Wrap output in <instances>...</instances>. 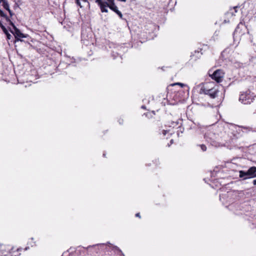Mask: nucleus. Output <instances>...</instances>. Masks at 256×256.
<instances>
[{"label": "nucleus", "mask_w": 256, "mask_h": 256, "mask_svg": "<svg viewBox=\"0 0 256 256\" xmlns=\"http://www.w3.org/2000/svg\"><path fill=\"white\" fill-rule=\"evenodd\" d=\"M219 90L216 87H213L211 88H208L205 86H202L200 88V94H205L209 96L210 98H214L218 96Z\"/></svg>", "instance_id": "f257e3e1"}, {"label": "nucleus", "mask_w": 256, "mask_h": 256, "mask_svg": "<svg viewBox=\"0 0 256 256\" xmlns=\"http://www.w3.org/2000/svg\"><path fill=\"white\" fill-rule=\"evenodd\" d=\"M14 248H12L9 246H0V251L2 254L4 256H6L8 253L10 254V256H18L20 255L18 252L21 251L22 248H18L16 252L14 251Z\"/></svg>", "instance_id": "f03ea898"}, {"label": "nucleus", "mask_w": 256, "mask_h": 256, "mask_svg": "<svg viewBox=\"0 0 256 256\" xmlns=\"http://www.w3.org/2000/svg\"><path fill=\"white\" fill-rule=\"evenodd\" d=\"M240 177L244 180L256 177V167H251L246 172L240 171Z\"/></svg>", "instance_id": "7ed1b4c3"}, {"label": "nucleus", "mask_w": 256, "mask_h": 256, "mask_svg": "<svg viewBox=\"0 0 256 256\" xmlns=\"http://www.w3.org/2000/svg\"><path fill=\"white\" fill-rule=\"evenodd\" d=\"M209 75L212 80H214L217 82H220L223 80L224 72L221 70H217L212 74L209 73Z\"/></svg>", "instance_id": "20e7f679"}, {"label": "nucleus", "mask_w": 256, "mask_h": 256, "mask_svg": "<svg viewBox=\"0 0 256 256\" xmlns=\"http://www.w3.org/2000/svg\"><path fill=\"white\" fill-rule=\"evenodd\" d=\"M239 100L244 104H250L252 101V98L248 92L242 94L240 96Z\"/></svg>", "instance_id": "39448f33"}, {"label": "nucleus", "mask_w": 256, "mask_h": 256, "mask_svg": "<svg viewBox=\"0 0 256 256\" xmlns=\"http://www.w3.org/2000/svg\"><path fill=\"white\" fill-rule=\"evenodd\" d=\"M12 26H13V27H14V32H11L13 34L14 36V37L16 38V41H18V40H21L19 38H26V36L24 34H22V32H21L20 30H18V28H17L13 24H12Z\"/></svg>", "instance_id": "423d86ee"}, {"label": "nucleus", "mask_w": 256, "mask_h": 256, "mask_svg": "<svg viewBox=\"0 0 256 256\" xmlns=\"http://www.w3.org/2000/svg\"><path fill=\"white\" fill-rule=\"evenodd\" d=\"M108 8L115 12L120 18H122V12L118 10V7L115 4L114 0L111 2H110L108 3Z\"/></svg>", "instance_id": "0eeeda50"}, {"label": "nucleus", "mask_w": 256, "mask_h": 256, "mask_svg": "<svg viewBox=\"0 0 256 256\" xmlns=\"http://www.w3.org/2000/svg\"><path fill=\"white\" fill-rule=\"evenodd\" d=\"M92 33L90 32L88 34L86 32V30H82V31L81 37L82 40H88L90 38H92Z\"/></svg>", "instance_id": "6e6552de"}, {"label": "nucleus", "mask_w": 256, "mask_h": 256, "mask_svg": "<svg viewBox=\"0 0 256 256\" xmlns=\"http://www.w3.org/2000/svg\"><path fill=\"white\" fill-rule=\"evenodd\" d=\"M205 138H206V140L208 142H210L212 146H215V147H220V146H222V144H221L220 143L216 142L215 140H209L208 139V137L207 136H206Z\"/></svg>", "instance_id": "1a4fd4ad"}, {"label": "nucleus", "mask_w": 256, "mask_h": 256, "mask_svg": "<svg viewBox=\"0 0 256 256\" xmlns=\"http://www.w3.org/2000/svg\"><path fill=\"white\" fill-rule=\"evenodd\" d=\"M2 6L4 8H5L6 10H7L8 12L10 13V14L12 16V10H10V6H9V4L7 2L6 0H3L2 1Z\"/></svg>", "instance_id": "9d476101"}, {"label": "nucleus", "mask_w": 256, "mask_h": 256, "mask_svg": "<svg viewBox=\"0 0 256 256\" xmlns=\"http://www.w3.org/2000/svg\"><path fill=\"white\" fill-rule=\"evenodd\" d=\"M100 7L102 12H108L107 7H108V3L105 2L104 4H102V5L100 6Z\"/></svg>", "instance_id": "9b49d317"}, {"label": "nucleus", "mask_w": 256, "mask_h": 256, "mask_svg": "<svg viewBox=\"0 0 256 256\" xmlns=\"http://www.w3.org/2000/svg\"><path fill=\"white\" fill-rule=\"evenodd\" d=\"M87 0H76V4L80 8H82L88 3Z\"/></svg>", "instance_id": "f8f14e48"}, {"label": "nucleus", "mask_w": 256, "mask_h": 256, "mask_svg": "<svg viewBox=\"0 0 256 256\" xmlns=\"http://www.w3.org/2000/svg\"><path fill=\"white\" fill-rule=\"evenodd\" d=\"M112 250L114 251V252L117 254L120 253L122 256H124V254L122 252V250L116 246H113Z\"/></svg>", "instance_id": "ddd939ff"}, {"label": "nucleus", "mask_w": 256, "mask_h": 256, "mask_svg": "<svg viewBox=\"0 0 256 256\" xmlns=\"http://www.w3.org/2000/svg\"><path fill=\"white\" fill-rule=\"evenodd\" d=\"M0 26L2 28L3 32L4 34H6L8 30L2 24V22L0 21Z\"/></svg>", "instance_id": "4468645a"}, {"label": "nucleus", "mask_w": 256, "mask_h": 256, "mask_svg": "<svg viewBox=\"0 0 256 256\" xmlns=\"http://www.w3.org/2000/svg\"><path fill=\"white\" fill-rule=\"evenodd\" d=\"M96 2L98 4L99 6L104 4L105 2H103L102 0H96Z\"/></svg>", "instance_id": "2eb2a0df"}, {"label": "nucleus", "mask_w": 256, "mask_h": 256, "mask_svg": "<svg viewBox=\"0 0 256 256\" xmlns=\"http://www.w3.org/2000/svg\"><path fill=\"white\" fill-rule=\"evenodd\" d=\"M200 146L201 148V149L203 152H205L206 150V146L204 144H201L200 145Z\"/></svg>", "instance_id": "dca6fc26"}, {"label": "nucleus", "mask_w": 256, "mask_h": 256, "mask_svg": "<svg viewBox=\"0 0 256 256\" xmlns=\"http://www.w3.org/2000/svg\"><path fill=\"white\" fill-rule=\"evenodd\" d=\"M6 36L7 39L10 40L12 36L8 33V31H7L6 34H5Z\"/></svg>", "instance_id": "f3484780"}, {"label": "nucleus", "mask_w": 256, "mask_h": 256, "mask_svg": "<svg viewBox=\"0 0 256 256\" xmlns=\"http://www.w3.org/2000/svg\"><path fill=\"white\" fill-rule=\"evenodd\" d=\"M175 85L176 84H177V85H180V86L181 87H183L184 86H185L186 85L184 84H182V83H180V82H178V83H176L174 84Z\"/></svg>", "instance_id": "a211bd4d"}, {"label": "nucleus", "mask_w": 256, "mask_h": 256, "mask_svg": "<svg viewBox=\"0 0 256 256\" xmlns=\"http://www.w3.org/2000/svg\"><path fill=\"white\" fill-rule=\"evenodd\" d=\"M178 122H172V126L174 127L175 126H176L177 125H178Z\"/></svg>", "instance_id": "6ab92c4d"}, {"label": "nucleus", "mask_w": 256, "mask_h": 256, "mask_svg": "<svg viewBox=\"0 0 256 256\" xmlns=\"http://www.w3.org/2000/svg\"><path fill=\"white\" fill-rule=\"evenodd\" d=\"M136 217L140 218V213H137V214H136Z\"/></svg>", "instance_id": "aec40b11"}, {"label": "nucleus", "mask_w": 256, "mask_h": 256, "mask_svg": "<svg viewBox=\"0 0 256 256\" xmlns=\"http://www.w3.org/2000/svg\"><path fill=\"white\" fill-rule=\"evenodd\" d=\"M253 184L254 185H256V180H253Z\"/></svg>", "instance_id": "412c9836"}, {"label": "nucleus", "mask_w": 256, "mask_h": 256, "mask_svg": "<svg viewBox=\"0 0 256 256\" xmlns=\"http://www.w3.org/2000/svg\"><path fill=\"white\" fill-rule=\"evenodd\" d=\"M238 8V6H235L234 8V9L235 10V12H236L237 10H236V8Z\"/></svg>", "instance_id": "4be33fe9"}, {"label": "nucleus", "mask_w": 256, "mask_h": 256, "mask_svg": "<svg viewBox=\"0 0 256 256\" xmlns=\"http://www.w3.org/2000/svg\"><path fill=\"white\" fill-rule=\"evenodd\" d=\"M166 130H163V134H164V135H166Z\"/></svg>", "instance_id": "5701e85b"}, {"label": "nucleus", "mask_w": 256, "mask_h": 256, "mask_svg": "<svg viewBox=\"0 0 256 256\" xmlns=\"http://www.w3.org/2000/svg\"><path fill=\"white\" fill-rule=\"evenodd\" d=\"M107 0L108 1V3H110L111 2L114 1V0Z\"/></svg>", "instance_id": "b1692460"}, {"label": "nucleus", "mask_w": 256, "mask_h": 256, "mask_svg": "<svg viewBox=\"0 0 256 256\" xmlns=\"http://www.w3.org/2000/svg\"><path fill=\"white\" fill-rule=\"evenodd\" d=\"M29 248V247H26L24 249L25 250H28Z\"/></svg>", "instance_id": "393cba45"}, {"label": "nucleus", "mask_w": 256, "mask_h": 256, "mask_svg": "<svg viewBox=\"0 0 256 256\" xmlns=\"http://www.w3.org/2000/svg\"><path fill=\"white\" fill-rule=\"evenodd\" d=\"M107 244L110 245V246L112 245V244L110 243V242H108Z\"/></svg>", "instance_id": "a878e982"}, {"label": "nucleus", "mask_w": 256, "mask_h": 256, "mask_svg": "<svg viewBox=\"0 0 256 256\" xmlns=\"http://www.w3.org/2000/svg\"><path fill=\"white\" fill-rule=\"evenodd\" d=\"M142 108H145V106H142Z\"/></svg>", "instance_id": "bb28decb"}, {"label": "nucleus", "mask_w": 256, "mask_h": 256, "mask_svg": "<svg viewBox=\"0 0 256 256\" xmlns=\"http://www.w3.org/2000/svg\"><path fill=\"white\" fill-rule=\"evenodd\" d=\"M103 156H106V154L104 153L103 154Z\"/></svg>", "instance_id": "cd10ccee"}, {"label": "nucleus", "mask_w": 256, "mask_h": 256, "mask_svg": "<svg viewBox=\"0 0 256 256\" xmlns=\"http://www.w3.org/2000/svg\"><path fill=\"white\" fill-rule=\"evenodd\" d=\"M90 247H91V246H89L87 248H90Z\"/></svg>", "instance_id": "c85d7f7f"}, {"label": "nucleus", "mask_w": 256, "mask_h": 256, "mask_svg": "<svg viewBox=\"0 0 256 256\" xmlns=\"http://www.w3.org/2000/svg\"><path fill=\"white\" fill-rule=\"evenodd\" d=\"M99 244H98V245ZM100 245H104V244H100Z\"/></svg>", "instance_id": "c756f323"}, {"label": "nucleus", "mask_w": 256, "mask_h": 256, "mask_svg": "<svg viewBox=\"0 0 256 256\" xmlns=\"http://www.w3.org/2000/svg\"><path fill=\"white\" fill-rule=\"evenodd\" d=\"M3 0H0V3L2 2Z\"/></svg>", "instance_id": "7c9ffc66"}, {"label": "nucleus", "mask_w": 256, "mask_h": 256, "mask_svg": "<svg viewBox=\"0 0 256 256\" xmlns=\"http://www.w3.org/2000/svg\"><path fill=\"white\" fill-rule=\"evenodd\" d=\"M173 142V140H170V142Z\"/></svg>", "instance_id": "2f4dec72"}]
</instances>
